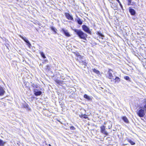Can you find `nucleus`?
Masks as SVG:
<instances>
[{
	"instance_id": "obj_14",
	"label": "nucleus",
	"mask_w": 146,
	"mask_h": 146,
	"mask_svg": "<svg viewBox=\"0 0 146 146\" xmlns=\"http://www.w3.org/2000/svg\"><path fill=\"white\" fill-rule=\"evenodd\" d=\"M92 70L93 71L94 73H96L98 74H100V72L98 70L96 69L95 68H94L92 69Z\"/></svg>"
},
{
	"instance_id": "obj_6",
	"label": "nucleus",
	"mask_w": 146,
	"mask_h": 146,
	"mask_svg": "<svg viewBox=\"0 0 146 146\" xmlns=\"http://www.w3.org/2000/svg\"><path fill=\"white\" fill-rule=\"evenodd\" d=\"M101 131V132L104 134L105 135H107L108 133L107 131H106L105 130V127L104 126H102L100 127Z\"/></svg>"
},
{
	"instance_id": "obj_1",
	"label": "nucleus",
	"mask_w": 146,
	"mask_h": 146,
	"mask_svg": "<svg viewBox=\"0 0 146 146\" xmlns=\"http://www.w3.org/2000/svg\"><path fill=\"white\" fill-rule=\"evenodd\" d=\"M73 30L76 33L80 38L84 40H86L87 35L81 30L74 29Z\"/></svg>"
},
{
	"instance_id": "obj_9",
	"label": "nucleus",
	"mask_w": 146,
	"mask_h": 146,
	"mask_svg": "<svg viewBox=\"0 0 146 146\" xmlns=\"http://www.w3.org/2000/svg\"><path fill=\"white\" fill-rule=\"evenodd\" d=\"M35 94L36 96L40 95L42 94V92L40 91H38L36 89H35L34 90Z\"/></svg>"
},
{
	"instance_id": "obj_22",
	"label": "nucleus",
	"mask_w": 146,
	"mask_h": 146,
	"mask_svg": "<svg viewBox=\"0 0 146 146\" xmlns=\"http://www.w3.org/2000/svg\"><path fill=\"white\" fill-rule=\"evenodd\" d=\"M70 129L71 130H74L75 129V128L73 126H72L70 127Z\"/></svg>"
},
{
	"instance_id": "obj_16",
	"label": "nucleus",
	"mask_w": 146,
	"mask_h": 146,
	"mask_svg": "<svg viewBox=\"0 0 146 146\" xmlns=\"http://www.w3.org/2000/svg\"><path fill=\"white\" fill-rule=\"evenodd\" d=\"M76 20L77 21L79 24L81 25L82 24V21L79 18H77L76 19Z\"/></svg>"
},
{
	"instance_id": "obj_25",
	"label": "nucleus",
	"mask_w": 146,
	"mask_h": 146,
	"mask_svg": "<svg viewBox=\"0 0 146 146\" xmlns=\"http://www.w3.org/2000/svg\"><path fill=\"white\" fill-rule=\"evenodd\" d=\"M98 34L100 36H103V35L102 34H101L100 33V32H98Z\"/></svg>"
},
{
	"instance_id": "obj_2",
	"label": "nucleus",
	"mask_w": 146,
	"mask_h": 146,
	"mask_svg": "<svg viewBox=\"0 0 146 146\" xmlns=\"http://www.w3.org/2000/svg\"><path fill=\"white\" fill-rule=\"evenodd\" d=\"M83 30L89 34H91V31H90V29L86 25H83L82 26Z\"/></svg>"
},
{
	"instance_id": "obj_13",
	"label": "nucleus",
	"mask_w": 146,
	"mask_h": 146,
	"mask_svg": "<svg viewBox=\"0 0 146 146\" xmlns=\"http://www.w3.org/2000/svg\"><path fill=\"white\" fill-rule=\"evenodd\" d=\"M129 11L131 15H134L135 14V11L134 9H130Z\"/></svg>"
},
{
	"instance_id": "obj_17",
	"label": "nucleus",
	"mask_w": 146,
	"mask_h": 146,
	"mask_svg": "<svg viewBox=\"0 0 146 146\" xmlns=\"http://www.w3.org/2000/svg\"><path fill=\"white\" fill-rule=\"evenodd\" d=\"M40 53L41 56L44 58H46V56H45L44 54L43 53V52H40Z\"/></svg>"
},
{
	"instance_id": "obj_27",
	"label": "nucleus",
	"mask_w": 146,
	"mask_h": 146,
	"mask_svg": "<svg viewBox=\"0 0 146 146\" xmlns=\"http://www.w3.org/2000/svg\"><path fill=\"white\" fill-rule=\"evenodd\" d=\"M83 117L85 118H86L87 117V116L86 115H83Z\"/></svg>"
},
{
	"instance_id": "obj_4",
	"label": "nucleus",
	"mask_w": 146,
	"mask_h": 146,
	"mask_svg": "<svg viewBox=\"0 0 146 146\" xmlns=\"http://www.w3.org/2000/svg\"><path fill=\"white\" fill-rule=\"evenodd\" d=\"M61 32L67 37H69L71 36L70 35L68 32L67 30L65 29H62Z\"/></svg>"
},
{
	"instance_id": "obj_15",
	"label": "nucleus",
	"mask_w": 146,
	"mask_h": 146,
	"mask_svg": "<svg viewBox=\"0 0 146 146\" xmlns=\"http://www.w3.org/2000/svg\"><path fill=\"white\" fill-rule=\"evenodd\" d=\"M5 143V142L0 139V146H3Z\"/></svg>"
},
{
	"instance_id": "obj_26",
	"label": "nucleus",
	"mask_w": 146,
	"mask_h": 146,
	"mask_svg": "<svg viewBox=\"0 0 146 146\" xmlns=\"http://www.w3.org/2000/svg\"><path fill=\"white\" fill-rule=\"evenodd\" d=\"M98 34L100 36H103V35L102 34H101L100 33V32H98Z\"/></svg>"
},
{
	"instance_id": "obj_31",
	"label": "nucleus",
	"mask_w": 146,
	"mask_h": 146,
	"mask_svg": "<svg viewBox=\"0 0 146 146\" xmlns=\"http://www.w3.org/2000/svg\"><path fill=\"white\" fill-rule=\"evenodd\" d=\"M28 106V104H27L26 105V107H27Z\"/></svg>"
},
{
	"instance_id": "obj_7",
	"label": "nucleus",
	"mask_w": 146,
	"mask_h": 146,
	"mask_svg": "<svg viewBox=\"0 0 146 146\" xmlns=\"http://www.w3.org/2000/svg\"><path fill=\"white\" fill-rule=\"evenodd\" d=\"M21 37L27 43V44L28 45V46L30 48V46H31V44L29 41L25 37H23L21 36Z\"/></svg>"
},
{
	"instance_id": "obj_3",
	"label": "nucleus",
	"mask_w": 146,
	"mask_h": 146,
	"mask_svg": "<svg viewBox=\"0 0 146 146\" xmlns=\"http://www.w3.org/2000/svg\"><path fill=\"white\" fill-rule=\"evenodd\" d=\"M112 70L111 69H109L108 71L107 74L106 75L107 77L110 79H111L113 77L112 73Z\"/></svg>"
},
{
	"instance_id": "obj_23",
	"label": "nucleus",
	"mask_w": 146,
	"mask_h": 146,
	"mask_svg": "<svg viewBox=\"0 0 146 146\" xmlns=\"http://www.w3.org/2000/svg\"><path fill=\"white\" fill-rule=\"evenodd\" d=\"M124 78L125 79L127 80H129V78L128 76H126L124 77Z\"/></svg>"
},
{
	"instance_id": "obj_30",
	"label": "nucleus",
	"mask_w": 146,
	"mask_h": 146,
	"mask_svg": "<svg viewBox=\"0 0 146 146\" xmlns=\"http://www.w3.org/2000/svg\"><path fill=\"white\" fill-rule=\"evenodd\" d=\"M111 126H109V127H108L109 129H110L111 128Z\"/></svg>"
},
{
	"instance_id": "obj_24",
	"label": "nucleus",
	"mask_w": 146,
	"mask_h": 146,
	"mask_svg": "<svg viewBox=\"0 0 146 146\" xmlns=\"http://www.w3.org/2000/svg\"><path fill=\"white\" fill-rule=\"evenodd\" d=\"M128 5H130L131 3V0H128Z\"/></svg>"
},
{
	"instance_id": "obj_29",
	"label": "nucleus",
	"mask_w": 146,
	"mask_h": 146,
	"mask_svg": "<svg viewBox=\"0 0 146 146\" xmlns=\"http://www.w3.org/2000/svg\"><path fill=\"white\" fill-rule=\"evenodd\" d=\"M117 1H118V2L119 3H120V1H119V0H116Z\"/></svg>"
},
{
	"instance_id": "obj_19",
	"label": "nucleus",
	"mask_w": 146,
	"mask_h": 146,
	"mask_svg": "<svg viewBox=\"0 0 146 146\" xmlns=\"http://www.w3.org/2000/svg\"><path fill=\"white\" fill-rule=\"evenodd\" d=\"M51 29L52 31H53L54 32L56 33V29L55 27H51Z\"/></svg>"
},
{
	"instance_id": "obj_20",
	"label": "nucleus",
	"mask_w": 146,
	"mask_h": 146,
	"mask_svg": "<svg viewBox=\"0 0 146 146\" xmlns=\"http://www.w3.org/2000/svg\"><path fill=\"white\" fill-rule=\"evenodd\" d=\"M128 141L131 143L132 145H133L135 144V143L131 141V140H128Z\"/></svg>"
},
{
	"instance_id": "obj_21",
	"label": "nucleus",
	"mask_w": 146,
	"mask_h": 146,
	"mask_svg": "<svg viewBox=\"0 0 146 146\" xmlns=\"http://www.w3.org/2000/svg\"><path fill=\"white\" fill-rule=\"evenodd\" d=\"M55 82L57 84H60L61 83V82L58 80H55Z\"/></svg>"
},
{
	"instance_id": "obj_5",
	"label": "nucleus",
	"mask_w": 146,
	"mask_h": 146,
	"mask_svg": "<svg viewBox=\"0 0 146 146\" xmlns=\"http://www.w3.org/2000/svg\"><path fill=\"white\" fill-rule=\"evenodd\" d=\"M137 114L140 117H143L145 115V113L143 110L141 109L137 112Z\"/></svg>"
},
{
	"instance_id": "obj_8",
	"label": "nucleus",
	"mask_w": 146,
	"mask_h": 146,
	"mask_svg": "<svg viewBox=\"0 0 146 146\" xmlns=\"http://www.w3.org/2000/svg\"><path fill=\"white\" fill-rule=\"evenodd\" d=\"M65 16L69 20H73V19L72 16L68 13H65Z\"/></svg>"
},
{
	"instance_id": "obj_10",
	"label": "nucleus",
	"mask_w": 146,
	"mask_h": 146,
	"mask_svg": "<svg viewBox=\"0 0 146 146\" xmlns=\"http://www.w3.org/2000/svg\"><path fill=\"white\" fill-rule=\"evenodd\" d=\"M5 92V91L3 88L2 87L0 86V96H3Z\"/></svg>"
},
{
	"instance_id": "obj_12",
	"label": "nucleus",
	"mask_w": 146,
	"mask_h": 146,
	"mask_svg": "<svg viewBox=\"0 0 146 146\" xmlns=\"http://www.w3.org/2000/svg\"><path fill=\"white\" fill-rule=\"evenodd\" d=\"M122 119L125 122L127 123H129L128 119L125 116L123 117H122Z\"/></svg>"
},
{
	"instance_id": "obj_28",
	"label": "nucleus",
	"mask_w": 146,
	"mask_h": 146,
	"mask_svg": "<svg viewBox=\"0 0 146 146\" xmlns=\"http://www.w3.org/2000/svg\"><path fill=\"white\" fill-rule=\"evenodd\" d=\"M119 5H120V6L121 7V9H123V6H122V5H121V3H119Z\"/></svg>"
},
{
	"instance_id": "obj_11",
	"label": "nucleus",
	"mask_w": 146,
	"mask_h": 146,
	"mask_svg": "<svg viewBox=\"0 0 146 146\" xmlns=\"http://www.w3.org/2000/svg\"><path fill=\"white\" fill-rule=\"evenodd\" d=\"M84 97L89 100H92V97H91L89 96L86 94H85L84 95Z\"/></svg>"
},
{
	"instance_id": "obj_18",
	"label": "nucleus",
	"mask_w": 146,
	"mask_h": 146,
	"mask_svg": "<svg viewBox=\"0 0 146 146\" xmlns=\"http://www.w3.org/2000/svg\"><path fill=\"white\" fill-rule=\"evenodd\" d=\"M114 80H115V82H119L120 81V79L117 77H116Z\"/></svg>"
},
{
	"instance_id": "obj_32",
	"label": "nucleus",
	"mask_w": 146,
	"mask_h": 146,
	"mask_svg": "<svg viewBox=\"0 0 146 146\" xmlns=\"http://www.w3.org/2000/svg\"><path fill=\"white\" fill-rule=\"evenodd\" d=\"M49 146H51V145L50 144H49Z\"/></svg>"
}]
</instances>
